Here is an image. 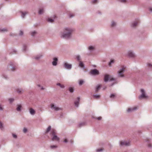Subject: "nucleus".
Returning a JSON list of instances; mask_svg holds the SVG:
<instances>
[{"instance_id": "1", "label": "nucleus", "mask_w": 152, "mask_h": 152, "mask_svg": "<svg viewBox=\"0 0 152 152\" xmlns=\"http://www.w3.org/2000/svg\"><path fill=\"white\" fill-rule=\"evenodd\" d=\"M120 67V69L117 72L118 77H124L125 75L124 73L126 71V66L124 65H121Z\"/></svg>"}, {"instance_id": "2", "label": "nucleus", "mask_w": 152, "mask_h": 152, "mask_svg": "<svg viewBox=\"0 0 152 152\" xmlns=\"http://www.w3.org/2000/svg\"><path fill=\"white\" fill-rule=\"evenodd\" d=\"M74 31L72 29L66 28H65L64 32L63 33V37H68L69 36L71 33Z\"/></svg>"}, {"instance_id": "3", "label": "nucleus", "mask_w": 152, "mask_h": 152, "mask_svg": "<svg viewBox=\"0 0 152 152\" xmlns=\"http://www.w3.org/2000/svg\"><path fill=\"white\" fill-rule=\"evenodd\" d=\"M140 91L141 94L138 97V98L140 100L148 98V97L146 95V92L144 89H141Z\"/></svg>"}, {"instance_id": "4", "label": "nucleus", "mask_w": 152, "mask_h": 152, "mask_svg": "<svg viewBox=\"0 0 152 152\" xmlns=\"http://www.w3.org/2000/svg\"><path fill=\"white\" fill-rule=\"evenodd\" d=\"M17 66L15 63L11 62L8 66L7 69L9 70L14 71L17 69Z\"/></svg>"}, {"instance_id": "5", "label": "nucleus", "mask_w": 152, "mask_h": 152, "mask_svg": "<svg viewBox=\"0 0 152 152\" xmlns=\"http://www.w3.org/2000/svg\"><path fill=\"white\" fill-rule=\"evenodd\" d=\"M50 134L51 135L53 136V137L52 138V140H56L58 141L59 140V138L56 135V133L55 130L52 129L50 132Z\"/></svg>"}, {"instance_id": "6", "label": "nucleus", "mask_w": 152, "mask_h": 152, "mask_svg": "<svg viewBox=\"0 0 152 152\" xmlns=\"http://www.w3.org/2000/svg\"><path fill=\"white\" fill-rule=\"evenodd\" d=\"M50 108L51 109L56 111H58L59 110H61V108L57 106L56 105L54 104L53 103H51L50 105Z\"/></svg>"}, {"instance_id": "7", "label": "nucleus", "mask_w": 152, "mask_h": 152, "mask_svg": "<svg viewBox=\"0 0 152 152\" xmlns=\"http://www.w3.org/2000/svg\"><path fill=\"white\" fill-rule=\"evenodd\" d=\"M130 145V142L127 141H121L120 143V146H129Z\"/></svg>"}, {"instance_id": "8", "label": "nucleus", "mask_w": 152, "mask_h": 152, "mask_svg": "<svg viewBox=\"0 0 152 152\" xmlns=\"http://www.w3.org/2000/svg\"><path fill=\"white\" fill-rule=\"evenodd\" d=\"M90 74L93 75H97L99 74V72L98 70L96 69L92 70L89 72Z\"/></svg>"}, {"instance_id": "9", "label": "nucleus", "mask_w": 152, "mask_h": 152, "mask_svg": "<svg viewBox=\"0 0 152 152\" xmlns=\"http://www.w3.org/2000/svg\"><path fill=\"white\" fill-rule=\"evenodd\" d=\"M63 66L66 69H70L72 67V65L69 64L67 62H64L63 63Z\"/></svg>"}, {"instance_id": "10", "label": "nucleus", "mask_w": 152, "mask_h": 152, "mask_svg": "<svg viewBox=\"0 0 152 152\" xmlns=\"http://www.w3.org/2000/svg\"><path fill=\"white\" fill-rule=\"evenodd\" d=\"M127 55L129 58H134L135 57V55L133 51L132 50H130L128 51L127 52Z\"/></svg>"}, {"instance_id": "11", "label": "nucleus", "mask_w": 152, "mask_h": 152, "mask_svg": "<svg viewBox=\"0 0 152 152\" xmlns=\"http://www.w3.org/2000/svg\"><path fill=\"white\" fill-rule=\"evenodd\" d=\"M53 61L52 62V65L53 66H56L57 64L58 59L57 57H54L53 58Z\"/></svg>"}, {"instance_id": "12", "label": "nucleus", "mask_w": 152, "mask_h": 152, "mask_svg": "<svg viewBox=\"0 0 152 152\" xmlns=\"http://www.w3.org/2000/svg\"><path fill=\"white\" fill-rule=\"evenodd\" d=\"M80 100V97H77V99L75 101L74 104L75 105V106L76 107H78L79 106V102Z\"/></svg>"}, {"instance_id": "13", "label": "nucleus", "mask_w": 152, "mask_h": 152, "mask_svg": "<svg viewBox=\"0 0 152 152\" xmlns=\"http://www.w3.org/2000/svg\"><path fill=\"white\" fill-rule=\"evenodd\" d=\"M22 106L21 104H17L16 105V110L17 111L19 112H20L21 111Z\"/></svg>"}, {"instance_id": "14", "label": "nucleus", "mask_w": 152, "mask_h": 152, "mask_svg": "<svg viewBox=\"0 0 152 152\" xmlns=\"http://www.w3.org/2000/svg\"><path fill=\"white\" fill-rule=\"evenodd\" d=\"M137 107H134L131 108H129L128 109L127 111L128 113L131 112L137 109Z\"/></svg>"}, {"instance_id": "15", "label": "nucleus", "mask_w": 152, "mask_h": 152, "mask_svg": "<svg viewBox=\"0 0 152 152\" xmlns=\"http://www.w3.org/2000/svg\"><path fill=\"white\" fill-rule=\"evenodd\" d=\"M110 76L108 75H104V80L105 82H107L110 79Z\"/></svg>"}, {"instance_id": "16", "label": "nucleus", "mask_w": 152, "mask_h": 152, "mask_svg": "<svg viewBox=\"0 0 152 152\" xmlns=\"http://www.w3.org/2000/svg\"><path fill=\"white\" fill-rule=\"evenodd\" d=\"M2 77L6 80L8 79H9V77L7 75L4 73H3L1 75Z\"/></svg>"}, {"instance_id": "17", "label": "nucleus", "mask_w": 152, "mask_h": 152, "mask_svg": "<svg viewBox=\"0 0 152 152\" xmlns=\"http://www.w3.org/2000/svg\"><path fill=\"white\" fill-rule=\"evenodd\" d=\"M101 85H98L96 86L95 88V92L96 93L101 88Z\"/></svg>"}, {"instance_id": "18", "label": "nucleus", "mask_w": 152, "mask_h": 152, "mask_svg": "<svg viewBox=\"0 0 152 152\" xmlns=\"http://www.w3.org/2000/svg\"><path fill=\"white\" fill-rule=\"evenodd\" d=\"M30 114L32 115H34L35 113V111L32 108H30L29 110Z\"/></svg>"}, {"instance_id": "19", "label": "nucleus", "mask_w": 152, "mask_h": 152, "mask_svg": "<svg viewBox=\"0 0 152 152\" xmlns=\"http://www.w3.org/2000/svg\"><path fill=\"white\" fill-rule=\"evenodd\" d=\"M42 57V55L41 54L38 55L34 57V58L37 60H38L40 59Z\"/></svg>"}, {"instance_id": "20", "label": "nucleus", "mask_w": 152, "mask_h": 152, "mask_svg": "<svg viewBox=\"0 0 152 152\" xmlns=\"http://www.w3.org/2000/svg\"><path fill=\"white\" fill-rule=\"evenodd\" d=\"M17 91L18 94H21L24 92V90L22 88H18L17 89Z\"/></svg>"}, {"instance_id": "21", "label": "nucleus", "mask_w": 152, "mask_h": 152, "mask_svg": "<svg viewBox=\"0 0 152 152\" xmlns=\"http://www.w3.org/2000/svg\"><path fill=\"white\" fill-rule=\"evenodd\" d=\"M79 66L83 68V69H84L85 68L84 64L82 61H79Z\"/></svg>"}, {"instance_id": "22", "label": "nucleus", "mask_w": 152, "mask_h": 152, "mask_svg": "<svg viewBox=\"0 0 152 152\" xmlns=\"http://www.w3.org/2000/svg\"><path fill=\"white\" fill-rule=\"evenodd\" d=\"M51 127L50 126H49L47 129L46 131L45 132V133H47L49 132L51 130Z\"/></svg>"}, {"instance_id": "23", "label": "nucleus", "mask_w": 152, "mask_h": 152, "mask_svg": "<svg viewBox=\"0 0 152 152\" xmlns=\"http://www.w3.org/2000/svg\"><path fill=\"white\" fill-rule=\"evenodd\" d=\"M93 96L95 99H99L100 97V95L97 94L94 95Z\"/></svg>"}, {"instance_id": "24", "label": "nucleus", "mask_w": 152, "mask_h": 152, "mask_svg": "<svg viewBox=\"0 0 152 152\" xmlns=\"http://www.w3.org/2000/svg\"><path fill=\"white\" fill-rule=\"evenodd\" d=\"M139 22V21L137 20L135 22H134L132 23V26L133 27H135V26H136L137 25V24H138V23Z\"/></svg>"}, {"instance_id": "25", "label": "nucleus", "mask_w": 152, "mask_h": 152, "mask_svg": "<svg viewBox=\"0 0 152 152\" xmlns=\"http://www.w3.org/2000/svg\"><path fill=\"white\" fill-rule=\"evenodd\" d=\"M110 97L111 99H114L116 97V94H110Z\"/></svg>"}, {"instance_id": "26", "label": "nucleus", "mask_w": 152, "mask_h": 152, "mask_svg": "<svg viewBox=\"0 0 152 152\" xmlns=\"http://www.w3.org/2000/svg\"><path fill=\"white\" fill-rule=\"evenodd\" d=\"M85 124V123L84 122H83L80 123L78 125V127H81L82 126H84Z\"/></svg>"}, {"instance_id": "27", "label": "nucleus", "mask_w": 152, "mask_h": 152, "mask_svg": "<svg viewBox=\"0 0 152 152\" xmlns=\"http://www.w3.org/2000/svg\"><path fill=\"white\" fill-rule=\"evenodd\" d=\"M94 47L92 46H89L88 47V50L91 51L94 50Z\"/></svg>"}, {"instance_id": "28", "label": "nucleus", "mask_w": 152, "mask_h": 152, "mask_svg": "<svg viewBox=\"0 0 152 152\" xmlns=\"http://www.w3.org/2000/svg\"><path fill=\"white\" fill-rule=\"evenodd\" d=\"M21 16L23 18H24L25 15L28 13V12H21Z\"/></svg>"}, {"instance_id": "29", "label": "nucleus", "mask_w": 152, "mask_h": 152, "mask_svg": "<svg viewBox=\"0 0 152 152\" xmlns=\"http://www.w3.org/2000/svg\"><path fill=\"white\" fill-rule=\"evenodd\" d=\"M69 90L70 92L72 93L74 91V88L73 87H70L69 88Z\"/></svg>"}, {"instance_id": "30", "label": "nucleus", "mask_w": 152, "mask_h": 152, "mask_svg": "<svg viewBox=\"0 0 152 152\" xmlns=\"http://www.w3.org/2000/svg\"><path fill=\"white\" fill-rule=\"evenodd\" d=\"M114 61L113 60H110V62L109 63L108 65L110 67H111V64L114 63Z\"/></svg>"}, {"instance_id": "31", "label": "nucleus", "mask_w": 152, "mask_h": 152, "mask_svg": "<svg viewBox=\"0 0 152 152\" xmlns=\"http://www.w3.org/2000/svg\"><path fill=\"white\" fill-rule=\"evenodd\" d=\"M0 129L1 130H4V127L3 126V125L2 123L0 121Z\"/></svg>"}, {"instance_id": "32", "label": "nucleus", "mask_w": 152, "mask_h": 152, "mask_svg": "<svg viewBox=\"0 0 152 152\" xmlns=\"http://www.w3.org/2000/svg\"><path fill=\"white\" fill-rule=\"evenodd\" d=\"M104 150L103 148H99L96 150V152H101Z\"/></svg>"}, {"instance_id": "33", "label": "nucleus", "mask_w": 152, "mask_h": 152, "mask_svg": "<svg viewBox=\"0 0 152 152\" xmlns=\"http://www.w3.org/2000/svg\"><path fill=\"white\" fill-rule=\"evenodd\" d=\"M57 86H59L61 88H64V85H61V83H58L56 84Z\"/></svg>"}, {"instance_id": "34", "label": "nucleus", "mask_w": 152, "mask_h": 152, "mask_svg": "<svg viewBox=\"0 0 152 152\" xmlns=\"http://www.w3.org/2000/svg\"><path fill=\"white\" fill-rule=\"evenodd\" d=\"M76 59L78 61H80L81 60L80 56L79 55H77L76 56Z\"/></svg>"}, {"instance_id": "35", "label": "nucleus", "mask_w": 152, "mask_h": 152, "mask_svg": "<svg viewBox=\"0 0 152 152\" xmlns=\"http://www.w3.org/2000/svg\"><path fill=\"white\" fill-rule=\"evenodd\" d=\"M84 83V81L83 80H80L79 82V85L80 86L82 85Z\"/></svg>"}, {"instance_id": "36", "label": "nucleus", "mask_w": 152, "mask_h": 152, "mask_svg": "<svg viewBox=\"0 0 152 152\" xmlns=\"http://www.w3.org/2000/svg\"><path fill=\"white\" fill-rule=\"evenodd\" d=\"M44 12V10L43 9H41L39 11V13L40 14H42Z\"/></svg>"}, {"instance_id": "37", "label": "nucleus", "mask_w": 152, "mask_h": 152, "mask_svg": "<svg viewBox=\"0 0 152 152\" xmlns=\"http://www.w3.org/2000/svg\"><path fill=\"white\" fill-rule=\"evenodd\" d=\"M116 80L113 77H110L109 81H115Z\"/></svg>"}, {"instance_id": "38", "label": "nucleus", "mask_w": 152, "mask_h": 152, "mask_svg": "<svg viewBox=\"0 0 152 152\" xmlns=\"http://www.w3.org/2000/svg\"><path fill=\"white\" fill-rule=\"evenodd\" d=\"M57 146L54 145H51L50 146V148L52 149H55V148H57Z\"/></svg>"}, {"instance_id": "39", "label": "nucleus", "mask_w": 152, "mask_h": 152, "mask_svg": "<svg viewBox=\"0 0 152 152\" xmlns=\"http://www.w3.org/2000/svg\"><path fill=\"white\" fill-rule=\"evenodd\" d=\"M26 45H24L23 48V51H25L26 49Z\"/></svg>"}, {"instance_id": "40", "label": "nucleus", "mask_w": 152, "mask_h": 152, "mask_svg": "<svg viewBox=\"0 0 152 152\" xmlns=\"http://www.w3.org/2000/svg\"><path fill=\"white\" fill-rule=\"evenodd\" d=\"M48 21L52 23L53 21V20L50 18H49L48 20Z\"/></svg>"}, {"instance_id": "41", "label": "nucleus", "mask_w": 152, "mask_h": 152, "mask_svg": "<svg viewBox=\"0 0 152 152\" xmlns=\"http://www.w3.org/2000/svg\"><path fill=\"white\" fill-rule=\"evenodd\" d=\"M16 52V51L14 49H12L11 50V51H10V53H12V54H14Z\"/></svg>"}, {"instance_id": "42", "label": "nucleus", "mask_w": 152, "mask_h": 152, "mask_svg": "<svg viewBox=\"0 0 152 152\" xmlns=\"http://www.w3.org/2000/svg\"><path fill=\"white\" fill-rule=\"evenodd\" d=\"M12 135L14 138L15 139H16L17 138V136L16 134H15L12 133Z\"/></svg>"}, {"instance_id": "43", "label": "nucleus", "mask_w": 152, "mask_h": 152, "mask_svg": "<svg viewBox=\"0 0 152 152\" xmlns=\"http://www.w3.org/2000/svg\"><path fill=\"white\" fill-rule=\"evenodd\" d=\"M147 65L150 68H152V64L151 63H148Z\"/></svg>"}, {"instance_id": "44", "label": "nucleus", "mask_w": 152, "mask_h": 152, "mask_svg": "<svg viewBox=\"0 0 152 152\" xmlns=\"http://www.w3.org/2000/svg\"><path fill=\"white\" fill-rule=\"evenodd\" d=\"M3 106L0 104V111H2L3 110Z\"/></svg>"}, {"instance_id": "45", "label": "nucleus", "mask_w": 152, "mask_h": 152, "mask_svg": "<svg viewBox=\"0 0 152 152\" xmlns=\"http://www.w3.org/2000/svg\"><path fill=\"white\" fill-rule=\"evenodd\" d=\"M27 131V129L26 128H24L23 130V132L24 133H26Z\"/></svg>"}, {"instance_id": "46", "label": "nucleus", "mask_w": 152, "mask_h": 152, "mask_svg": "<svg viewBox=\"0 0 152 152\" xmlns=\"http://www.w3.org/2000/svg\"><path fill=\"white\" fill-rule=\"evenodd\" d=\"M37 34V32L35 31H34L31 32V35L32 36H34L35 34Z\"/></svg>"}, {"instance_id": "47", "label": "nucleus", "mask_w": 152, "mask_h": 152, "mask_svg": "<svg viewBox=\"0 0 152 152\" xmlns=\"http://www.w3.org/2000/svg\"><path fill=\"white\" fill-rule=\"evenodd\" d=\"M14 100V99L12 98H10L9 99V101L10 103L12 102Z\"/></svg>"}, {"instance_id": "48", "label": "nucleus", "mask_w": 152, "mask_h": 152, "mask_svg": "<svg viewBox=\"0 0 152 152\" xmlns=\"http://www.w3.org/2000/svg\"><path fill=\"white\" fill-rule=\"evenodd\" d=\"M116 24L113 21L112 22L111 26H114L116 25Z\"/></svg>"}, {"instance_id": "49", "label": "nucleus", "mask_w": 152, "mask_h": 152, "mask_svg": "<svg viewBox=\"0 0 152 152\" xmlns=\"http://www.w3.org/2000/svg\"><path fill=\"white\" fill-rule=\"evenodd\" d=\"M23 32L21 31H20V33H19V35H23Z\"/></svg>"}, {"instance_id": "50", "label": "nucleus", "mask_w": 152, "mask_h": 152, "mask_svg": "<svg viewBox=\"0 0 152 152\" xmlns=\"http://www.w3.org/2000/svg\"><path fill=\"white\" fill-rule=\"evenodd\" d=\"M68 142V140L67 139H64V142L65 143H67Z\"/></svg>"}, {"instance_id": "51", "label": "nucleus", "mask_w": 152, "mask_h": 152, "mask_svg": "<svg viewBox=\"0 0 152 152\" xmlns=\"http://www.w3.org/2000/svg\"><path fill=\"white\" fill-rule=\"evenodd\" d=\"M117 83H118L117 82H116L115 83H112L110 85V86H112L115 84H116Z\"/></svg>"}, {"instance_id": "52", "label": "nucleus", "mask_w": 152, "mask_h": 152, "mask_svg": "<svg viewBox=\"0 0 152 152\" xmlns=\"http://www.w3.org/2000/svg\"><path fill=\"white\" fill-rule=\"evenodd\" d=\"M7 31V30L6 28H4L1 30V31Z\"/></svg>"}, {"instance_id": "53", "label": "nucleus", "mask_w": 152, "mask_h": 152, "mask_svg": "<svg viewBox=\"0 0 152 152\" xmlns=\"http://www.w3.org/2000/svg\"><path fill=\"white\" fill-rule=\"evenodd\" d=\"M96 119H98V120H100L102 119V117L100 116V117H99L97 118Z\"/></svg>"}, {"instance_id": "54", "label": "nucleus", "mask_w": 152, "mask_h": 152, "mask_svg": "<svg viewBox=\"0 0 152 152\" xmlns=\"http://www.w3.org/2000/svg\"><path fill=\"white\" fill-rule=\"evenodd\" d=\"M97 1V0H94L92 1V2L94 4L96 3Z\"/></svg>"}, {"instance_id": "55", "label": "nucleus", "mask_w": 152, "mask_h": 152, "mask_svg": "<svg viewBox=\"0 0 152 152\" xmlns=\"http://www.w3.org/2000/svg\"><path fill=\"white\" fill-rule=\"evenodd\" d=\"M150 140L148 138L146 140V141L148 142H150Z\"/></svg>"}, {"instance_id": "56", "label": "nucleus", "mask_w": 152, "mask_h": 152, "mask_svg": "<svg viewBox=\"0 0 152 152\" xmlns=\"http://www.w3.org/2000/svg\"><path fill=\"white\" fill-rule=\"evenodd\" d=\"M148 146L149 148H151L152 147L150 143H149L148 145Z\"/></svg>"}, {"instance_id": "57", "label": "nucleus", "mask_w": 152, "mask_h": 152, "mask_svg": "<svg viewBox=\"0 0 152 152\" xmlns=\"http://www.w3.org/2000/svg\"><path fill=\"white\" fill-rule=\"evenodd\" d=\"M74 16V15H73V14L70 15V17H70V18H72V17H73V16Z\"/></svg>"}, {"instance_id": "58", "label": "nucleus", "mask_w": 152, "mask_h": 152, "mask_svg": "<svg viewBox=\"0 0 152 152\" xmlns=\"http://www.w3.org/2000/svg\"><path fill=\"white\" fill-rule=\"evenodd\" d=\"M40 88H41V89L42 90H44V88L42 86H41Z\"/></svg>"}, {"instance_id": "59", "label": "nucleus", "mask_w": 152, "mask_h": 152, "mask_svg": "<svg viewBox=\"0 0 152 152\" xmlns=\"http://www.w3.org/2000/svg\"><path fill=\"white\" fill-rule=\"evenodd\" d=\"M37 86L38 87H39V88H40L41 87V86L39 84H38L37 85Z\"/></svg>"}, {"instance_id": "60", "label": "nucleus", "mask_w": 152, "mask_h": 152, "mask_svg": "<svg viewBox=\"0 0 152 152\" xmlns=\"http://www.w3.org/2000/svg\"><path fill=\"white\" fill-rule=\"evenodd\" d=\"M121 1L122 2H126V0H122Z\"/></svg>"}, {"instance_id": "61", "label": "nucleus", "mask_w": 152, "mask_h": 152, "mask_svg": "<svg viewBox=\"0 0 152 152\" xmlns=\"http://www.w3.org/2000/svg\"><path fill=\"white\" fill-rule=\"evenodd\" d=\"M70 142H71L72 144V143H73V141H72V140H71V141H70Z\"/></svg>"}, {"instance_id": "62", "label": "nucleus", "mask_w": 152, "mask_h": 152, "mask_svg": "<svg viewBox=\"0 0 152 152\" xmlns=\"http://www.w3.org/2000/svg\"><path fill=\"white\" fill-rule=\"evenodd\" d=\"M106 88V87H104V88H103V90H105Z\"/></svg>"}, {"instance_id": "63", "label": "nucleus", "mask_w": 152, "mask_h": 152, "mask_svg": "<svg viewBox=\"0 0 152 152\" xmlns=\"http://www.w3.org/2000/svg\"><path fill=\"white\" fill-rule=\"evenodd\" d=\"M151 11H152V9H151Z\"/></svg>"}]
</instances>
